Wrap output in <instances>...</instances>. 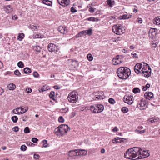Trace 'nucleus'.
<instances>
[{"label":"nucleus","instance_id":"nucleus-19","mask_svg":"<svg viewBox=\"0 0 160 160\" xmlns=\"http://www.w3.org/2000/svg\"><path fill=\"white\" fill-rule=\"evenodd\" d=\"M144 96L147 99L149 100L150 98H153V93L151 92H146L144 94Z\"/></svg>","mask_w":160,"mask_h":160},{"label":"nucleus","instance_id":"nucleus-44","mask_svg":"<svg viewBox=\"0 0 160 160\" xmlns=\"http://www.w3.org/2000/svg\"><path fill=\"white\" fill-rule=\"evenodd\" d=\"M120 139H124L123 138H120L119 137L117 138H115L114 139L112 140V142L114 143H117V140H120Z\"/></svg>","mask_w":160,"mask_h":160},{"label":"nucleus","instance_id":"nucleus-47","mask_svg":"<svg viewBox=\"0 0 160 160\" xmlns=\"http://www.w3.org/2000/svg\"><path fill=\"white\" fill-rule=\"evenodd\" d=\"M27 147L24 145H22L21 146L20 148L21 150L23 151H26L27 149Z\"/></svg>","mask_w":160,"mask_h":160},{"label":"nucleus","instance_id":"nucleus-24","mask_svg":"<svg viewBox=\"0 0 160 160\" xmlns=\"http://www.w3.org/2000/svg\"><path fill=\"white\" fill-rule=\"evenodd\" d=\"M159 118L158 117L152 118H150L148 120V122H151V123H154L159 121Z\"/></svg>","mask_w":160,"mask_h":160},{"label":"nucleus","instance_id":"nucleus-53","mask_svg":"<svg viewBox=\"0 0 160 160\" xmlns=\"http://www.w3.org/2000/svg\"><path fill=\"white\" fill-rule=\"evenodd\" d=\"M47 140H44L43 141V142L44 143V144H43V146L44 147H47L48 146V144L47 143Z\"/></svg>","mask_w":160,"mask_h":160},{"label":"nucleus","instance_id":"nucleus-48","mask_svg":"<svg viewBox=\"0 0 160 160\" xmlns=\"http://www.w3.org/2000/svg\"><path fill=\"white\" fill-rule=\"evenodd\" d=\"M131 55L134 58H136L138 57L137 54L135 52H133L132 53Z\"/></svg>","mask_w":160,"mask_h":160},{"label":"nucleus","instance_id":"nucleus-14","mask_svg":"<svg viewBox=\"0 0 160 160\" xmlns=\"http://www.w3.org/2000/svg\"><path fill=\"white\" fill-rule=\"evenodd\" d=\"M59 4L62 6H67L69 4V0H58Z\"/></svg>","mask_w":160,"mask_h":160},{"label":"nucleus","instance_id":"nucleus-54","mask_svg":"<svg viewBox=\"0 0 160 160\" xmlns=\"http://www.w3.org/2000/svg\"><path fill=\"white\" fill-rule=\"evenodd\" d=\"M32 141L34 143H36L38 141V139L35 138H33L32 139Z\"/></svg>","mask_w":160,"mask_h":160},{"label":"nucleus","instance_id":"nucleus-64","mask_svg":"<svg viewBox=\"0 0 160 160\" xmlns=\"http://www.w3.org/2000/svg\"><path fill=\"white\" fill-rule=\"evenodd\" d=\"M82 36V35H81L80 32L79 33L76 35V38H78L79 37H81Z\"/></svg>","mask_w":160,"mask_h":160},{"label":"nucleus","instance_id":"nucleus-10","mask_svg":"<svg viewBox=\"0 0 160 160\" xmlns=\"http://www.w3.org/2000/svg\"><path fill=\"white\" fill-rule=\"evenodd\" d=\"M112 62L113 64L114 65L120 64L122 62V57L118 55L117 56L112 59Z\"/></svg>","mask_w":160,"mask_h":160},{"label":"nucleus","instance_id":"nucleus-45","mask_svg":"<svg viewBox=\"0 0 160 160\" xmlns=\"http://www.w3.org/2000/svg\"><path fill=\"white\" fill-rule=\"evenodd\" d=\"M28 117L27 116H24L21 117V119L23 121H26L28 120Z\"/></svg>","mask_w":160,"mask_h":160},{"label":"nucleus","instance_id":"nucleus-62","mask_svg":"<svg viewBox=\"0 0 160 160\" xmlns=\"http://www.w3.org/2000/svg\"><path fill=\"white\" fill-rule=\"evenodd\" d=\"M138 19L137 22L138 23L140 24L142 23V19L141 18H138Z\"/></svg>","mask_w":160,"mask_h":160},{"label":"nucleus","instance_id":"nucleus-13","mask_svg":"<svg viewBox=\"0 0 160 160\" xmlns=\"http://www.w3.org/2000/svg\"><path fill=\"white\" fill-rule=\"evenodd\" d=\"M80 32L81 35H82V36L84 35L85 36L86 35L90 36L92 34V29L91 28H90L88 30H83Z\"/></svg>","mask_w":160,"mask_h":160},{"label":"nucleus","instance_id":"nucleus-16","mask_svg":"<svg viewBox=\"0 0 160 160\" xmlns=\"http://www.w3.org/2000/svg\"><path fill=\"white\" fill-rule=\"evenodd\" d=\"M58 30L61 33L63 34H66L68 32L66 27L63 26H59L58 28Z\"/></svg>","mask_w":160,"mask_h":160},{"label":"nucleus","instance_id":"nucleus-51","mask_svg":"<svg viewBox=\"0 0 160 160\" xmlns=\"http://www.w3.org/2000/svg\"><path fill=\"white\" fill-rule=\"evenodd\" d=\"M58 121L61 122H62L64 121V119L62 116H60L58 118Z\"/></svg>","mask_w":160,"mask_h":160},{"label":"nucleus","instance_id":"nucleus-32","mask_svg":"<svg viewBox=\"0 0 160 160\" xmlns=\"http://www.w3.org/2000/svg\"><path fill=\"white\" fill-rule=\"evenodd\" d=\"M33 49L34 50L38 52H40L41 51V48L39 46H38L33 47Z\"/></svg>","mask_w":160,"mask_h":160},{"label":"nucleus","instance_id":"nucleus-34","mask_svg":"<svg viewBox=\"0 0 160 160\" xmlns=\"http://www.w3.org/2000/svg\"><path fill=\"white\" fill-rule=\"evenodd\" d=\"M11 119L14 123H16L17 121L18 118L16 116H14L12 117Z\"/></svg>","mask_w":160,"mask_h":160},{"label":"nucleus","instance_id":"nucleus-11","mask_svg":"<svg viewBox=\"0 0 160 160\" xmlns=\"http://www.w3.org/2000/svg\"><path fill=\"white\" fill-rule=\"evenodd\" d=\"M146 102L143 99H142L139 104L138 106V108L141 110H144L147 107Z\"/></svg>","mask_w":160,"mask_h":160},{"label":"nucleus","instance_id":"nucleus-5","mask_svg":"<svg viewBox=\"0 0 160 160\" xmlns=\"http://www.w3.org/2000/svg\"><path fill=\"white\" fill-rule=\"evenodd\" d=\"M147 63L145 62H141L138 63L134 67V71L137 73H141L142 70L144 68H147L146 65H147Z\"/></svg>","mask_w":160,"mask_h":160},{"label":"nucleus","instance_id":"nucleus-25","mask_svg":"<svg viewBox=\"0 0 160 160\" xmlns=\"http://www.w3.org/2000/svg\"><path fill=\"white\" fill-rule=\"evenodd\" d=\"M107 2L108 5L110 7H112L115 4V1L113 0H108Z\"/></svg>","mask_w":160,"mask_h":160},{"label":"nucleus","instance_id":"nucleus-55","mask_svg":"<svg viewBox=\"0 0 160 160\" xmlns=\"http://www.w3.org/2000/svg\"><path fill=\"white\" fill-rule=\"evenodd\" d=\"M71 11L73 13H74L77 12V10L75 9L74 8L72 7L71 8Z\"/></svg>","mask_w":160,"mask_h":160},{"label":"nucleus","instance_id":"nucleus-9","mask_svg":"<svg viewBox=\"0 0 160 160\" xmlns=\"http://www.w3.org/2000/svg\"><path fill=\"white\" fill-rule=\"evenodd\" d=\"M146 66V67H147V68L145 67V68L143 69L141 73L143 74L145 77H149L150 76L151 74V69L147 63Z\"/></svg>","mask_w":160,"mask_h":160},{"label":"nucleus","instance_id":"nucleus-35","mask_svg":"<svg viewBox=\"0 0 160 160\" xmlns=\"http://www.w3.org/2000/svg\"><path fill=\"white\" fill-rule=\"evenodd\" d=\"M87 20L89 21H98L99 19L97 18H95L93 17H90L87 19Z\"/></svg>","mask_w":160,"mask_h":160},{"label":"nucleus","instance_id":"nucleus-17","mask_svg":"<svg viewBox=\"0 0 160 160\" xmlns=\"http://www.w3.org/2000/svg\"><path fill=\"white\" fill-rule=\"evenodd\" d=\"M94 94L98 99H103L104 98V96L102 92H94Z\"/></svg>","mask_w":160,"mask_h":160},{"label":"nucleus","instance_id":"nucleus-30","mask_svg":"<svg viewBox=\"0 0 160 160\" xmlns=\"http://www.w3.org/2000/svg\"><path fill=\"white\" fill-rule=\"evenodd\" d=\"M42 2L44 4L48 5L51 6L52 4V2L48 0H43Z\"/></svg>","mask_w":160,"mask_h":160},{"label":"nucleus","instance_id":"nucleus-3","mask_svg":"<svg viewBox=\"0 0 160 160\" xmlns=\"http://www.w3.org/2000/svg\"><path fill=\"white\" fill-rule=\"evenodd\" d=\"M104 109L103 105L100 104H94L90 106V110L94 113H100L102 112Z\"/></svg>","mask_w":160,"mask_h":160},{"label":"nucleus","instance_id":"nucleus-21","mask_svg":"<svg viewBox=\"0 0 160 160\" xmlns=\"http://www.w3.org/2000/svg\"><path fill=\"white\" fill-rule=\"evenodd\" d=\"M78 156L85 155L87 154V152L85 150H77Z\"/></svg>","mask_w":160,"mask_h":160},{"label":"nucleus","instance_id":"nucleus-60","mask_svg":"<svg viewBox=\"0 0 160 160\" xmlns=\"http://www.w3.org/2000/svg\"><path fill=\"white\" fill-rule=\"evenodd\" d=\"M19 109H18L17 108H16V109H14L13 110L12 112H13L15 114H17V113H18V111Z\"/></svg>","mask_w":160,"mask_h":160},{"label":"nucleus","instance_id":"nucleus-63","mask_svg":"<svg viewBox=\"0 0 160 160\" xmlns=\"http://www.w3.org/2000/svg\"><path fill=\"white\" fill-rule=\"evenodd\" d=\"M39 157V155L38 154H34V158L35 159H38Z\"/></svg>","mask_w":160,"mask_h":160},{"label":"nucleus","instance_id":"nucleus-22","mask_svg":"<svg viewBox=\"0 0 160 160\" xmlns=\"http://www.w3.org/2000/svg\"><path fill=\"white\" fill-rule=\"evenodd\" d=\"M20 109L21 111L18 112V113H17L18 114H21L25 113L28 110V108H27L25 109L22 108L21 107L18 108V109Z\"/></svg>","mask_w":160,"mask_h":160},{"label":"nucleus","instance_id":"nucleus-1","mask_svg":"<svg viewBox=\"0 0 160 160\" xmlns=\"http://www.w3.org/2000/svg\"><path fill=\"white\" fill-rule=\"evenodd\" d=\"M130 69L128 68L120 67L117 71V73L118 77L120 79H126L130 75Z\"/></svg>","mask_w":160,"mask_h":160},{"label":"nucleus","instance_id":"nucleus-23","mask_svg":"<svg viewBox=\"0 0 160 160\" xmlns=\"http://www.w3.org/2000/svg\"><path fill=\"white\" fill-rule=\"evenodd\" d=\"M153 22L155 24L160 25V17H158L155 18L153 20Z\"/></svg>","mask_w":160,"mask_h":160},{"label":"nucleus","instance_id":"nucleus-40","mask_svg":"<svg viewBox=\"0 0 160 160\" xmlns=\"http://www.w3.org/2000/svg\"><path fill=\"white\" fill-rule=\"evenodd\" d=\"M18 66L21 68H22L24 67V65L23 62L21 61H19L18 63Z\"/></svg>","mask_w":160,"mask_h":160},{"label":"nucleus","instance_id":"nucleus-58","mask_svg":"<svg viewBox=\"0 0 160 160\" xmlns=\"http://www.w3.org/2000/svg\"><path fill=\"white\" fill-rule=\"evenodd\" d=\"M26 91L28 93H29L32 92V89L30 88H28L26 89Z\"/></svg>","mask_w":160,"mask_h":160},{"label":"nucleus","instance_id":"nucleus-26","mask_svg":"<svg viewBox=\"0 0 160 160\" xmlns=\"http://www.w3.org/2000/svg\"><path fill=\"white\" fill-rule=\"evenodd\" d=\"M157 30L155 28H152L150 30V33L153 36H155L156 35Z\"/></svg>","mask_w":160,"mask_h":160},{"label":"nucleus","instance_id":"nucleus-7","mask_svg":"<svg viewBox=\"0 0 160 160\" xmlns=\"http://www.w3.org/2000/svg\"><path fill=\"white\" fill-rule=\"evenodd\" d=\"M140 149L138 148L134 147L131 148V159L136 160L138 155L140 154Z\"/></svg>","mask_w":160,"mask_h":160},{"label":"nucleus","instance_id":"nucleus-31","mask_svg":"<svg viewBox=\"0 0 160 160\" xmlns=\"http://www.w3.org/2000/svg\"><path fill=\"white\" fill-rule=\"evenodd\" d=\"M24 72L25 73H29L31 72V70L28 68H26L23 69Z\"/></svg>","mask_w":160,"mask_h":160},{"label":"nucleus","instance_id":"nucleus-56","mask_svg":"<svg viewBox=\"0 0 160 160\" xmlns=\"http://www.w3.org/2000/svg\"><path fill=\"white\" fill-rule=\"evenodd\" d=\"M137 132L139 133L140 134H142V133H144L145 132V130H136V131Z\"/></svg>","mask_w":160,"mask_h":160},{"label":"nucleus","instance_id":"nucleus-59","mask_svg":"<svg viewBox=\"0 0 160 160\" xmlns=\"http://www.w3.org/2000/svg\"><path fill=\"white\" fill-rule=\"evenodd\" d=\"M88 10L91 13H92L94 11V9L92 7L89 8Z\"/></svg>","mask_w":160,"mask_h":160},{"label":"nucleus","instance_id":"nucleus-8","mask_svg":"<svg viewBox=\"0 0 160 160\" xmlns=\"http://www.w3.org/2000/svg\"><path fill=\"white\" fill-rule=\"evenodd\" d=\"M139 155V156H138L137 158V159L144 158L145 157H148L150 154L148 152V151L142 148V149L140 148Z\"/></svg>","mask_w":160,"mask_h":160},{"label":"nucleus","instance_id":"nucleus-36","mask_svg":"<svg viewBox=\"0 0 160 160\" xmlns=\"http://www.w3.org/2000/svg\"><path fill=\"white\" fill-rule=\"evenodd\" d=\"M132 91L134 93H136L139 92H140V90L139 88H135L133 89Z\"/></svg>","mask_w":160,"mask_h":160},{"label":"nucleus","instance_id":"nucleus-15","mask_svg":"<svg viewBox=\"0 0 160 160\" xmlns=\"http://www.w3.org/2000/svg\"><path fill=\"white\" fill-rule=\"evenodd\" d=\"M130 96H129V92H127L123 98V101L129 104L130 103Z\"/></svg>","mask_w":160,"mask_h":160},{"label":"nucleus","instance_id":"nucleus-52","mask_svg":"<svg viewBox=\"0 0 160 160\" xmlns=\"http://www.w3.org/2000/svg\"><path fill=\"white\" fill-rule=\"evenodd\" d=\"M12 130L15 132H17L18 131L19 128L18 126H16L12 128Z\"/></svg>","mask_w":160,"mask_h":160},{"label":"nucleus","instance_id":"nucleus-4","mask_svg":"<svg viewBox=\"0 0 160 160\" xmlns=\"http://www.w3.org/2000/svg\"><path fill=\"white\" fill-rule=\"evenodd\" d=\"M113 32L117 35H122L124 32L125 29L122 25L120 24H116L112 28Z\"/></svg>","mask_w":160,"mask_h":160},{"label":"nucleus","instance_id":"nucleus-61","mask_svg":"<svg viewBox=\"0 0 160 160\" xmlns=\"http://www.w3.org/2000/svg\"><path fill=\"white\" fill-rule=\"evenodd\" d=\"M118 130V129L117 127H115L112 130V131L113 132H117Z\"/></svg>","mask_w":160,"mask_h":160},{"label":"nucleus","instance_id":"nucleus-41","mask_svg":"<svg viewBox=\"0 0 160 160\" xmlns=\"http://www.w3.org/2000/svg\"><path fill=\"white\" fill-rule=\"evenodd\" d=\"M109 102L111 104H114L115 103V100L112 98H110L108 99Z\"/></svg>","mask_w":160,"mask_h":160},{"label":"nucleus","instance_id":"nucleus-29","mask_svg":"<svg viewBox=\"0 0 160 160\" xmlns=\"http://www.w3.org/2000/svg\"><path fill=\"white\" fill-rule=\"evenodd\" d=\"M8 87L9 90H12L15 88L16 86L14 84L11 83L8 85Z\"/></svg>","mask_w":160,"mask_h":160},{"label":"nucleus","instance_id":"nucleus-43","mask_svg":"<svg viewBox=\"0 0 160 160\" xmlns=\"http://www.w3.org/2000/svg\"><path fill=\"white\" fill-rule=\"evenodd\" d=\"M77 61L76 60H73V59H70L68 60V62L72 64L73 65H74L76 63Z\"/></svg>","mask_w":160,"mask_h":160},{"label":"nucleus","instance_id":"nucleus-6","mask_svg":"<svg viewBox=\"0 0 160 160\" xmlns=\"http://www.w3.org/2000/svg\"><path fill=\"white\" fill-rule=\"evenodd\" d=\"M68 101L71 103H75L78 100V97L77 92L75 91L71 92L68 95Z\"/></svg>","mask_w":160,"mask_h":160},{"label":"nucleus","instance_id":"nucleus-2","mask_svg":"<svg viewBox=\"0 0 160 160\" xmlns=\"http://www.w3.org/2000/svg\"><path fill=\"white\" fill-rule=\"evenodd\" d=\"M70 129V128L67 125L62 124L55 129L54 132L57 136L61 137L66 135Z\"/></svg>","mask_w":160,"mask_h":160},{"label":"nucleus","instance_id":"nucleus-33","mask_svg":"<svg viewBox=\"0 0 160 160\" xmlns=\"http://www.w3.org/2000/svg\"><path fill=\"white\" fill-rule=\"evenodd\" d=\"M39 26L35 25H31L30 26V28L32 30H36L39 28Z\"/></svg>","mask_w":160,"mask_h":160},{"label":"nucleus","instance_id":"nucleus-12","mask_svg":"<svg viewBox=\"0 0 160 160\" xmlns=\"http://www.w3.org/2000/svg\"><path fill=\"white\" fill-rule=\"evenodd\" d=\"M4 10L7 13L12 12L13 11V7L10 5H7L3 7Z\"/></svg>","mask_w":160,"mask_h":160},{"label":"nucleus","instance_id":"nucleus-38","mask_svg":"<svg viewBox=\"0 0 160 160\" xmlns=\"http://www.w3.org/2000/svg\"><path fill=\"white\" fill-rule=\"evenodd\" d=\"M55 92H54L52 91L49 94V97L53 100L54 99Z\"/></svg>","mask_w":160,"mask_h":160},{"label":"nucleus","instance_id":"nucleus-49","mask_svg":"<svg viewBox=\"0 0 160 160\" xmlns=\"http://www.w3.org/2000/svg\"><path fill=\"white\" fill-rule=\"evenodd\" d=\"M33 76L35 78H38L39 75L37 72H34L33 74Z\"/></svg>","mask_w":160,"mask_h":160},{"label":"nucleus","instance_id":"nucleus-50","mask_svg":"<svg viewBox=\"0 0 160 160\" xmlns=\"http://www.w3.org/2000/svg\"><path fill=\"white\" fill-rule=\"evenodd\" d=\"M14 73L15 75L18 76H20V75L21 74V73L18 70H15L14 72Z\"/></svg>","mask_w":160,"mask_h":160},{"label":"nucleus","instance_id":"nucleus-27","mask_svg":"<svg viewBox=\"0 0 160 160\" xmlns=\"http://www.w3.org/2000/svg\"><path fill=\"white\" fill-rule=\"evenodd\" d=\"M24 36L25 35L24 33H20L18 34L17 39L20 41H21L23 39Z\"/></svg>","mask_w":160,"mask_h":160},{"label":"nucleus","instance_id":"nucleus-57","mask_svg":"<svg viewBox=\"0 0 160 160\" xmlns=\"http://www.w3.org/2000/svg\"><path fill=\"white\" fill-rule=\"evenodd\" d=\"M34 38H41V35L39 34H36L34 35Z\"/></svg>","mask_w":160,"mask_h":160},{"label":"nucleus","instance_id":"nucleus-28","mask_svg":"<svg viewBox=\"0 0 160 160\" xmlns=\"http://www.w3.org/2000/svg\"><path fill=\"white\" fill-rule=\"evenodd\" d=\"M130 149H128L127 150V152L124 153V157L126 158L130 159V152H129V150Z\"/></svg>","mask_w":160,"mask_h":160},{"label":"nucleus","instance_id":"nucleus-20","mask_svg":"<svg viewBox=\"0 0 160 160\" xmlns=\"http://www.w3.org/2000/svg\"><path fill=\"white\" fill-rule=\"evenodd\" d=\"M48 50L50 52H53L55 51V45L52 43H50L48 45Z\"/></svg>","mask_w":160,"mask_h":160},{"label":"nucleus","instance_id":"nucleus-46","mask_svg":"<svg viewBox=\"0 0 160 160\" xmlns=\"http://www.w3.org/2000/svg\"><path fill=\"white\" fill-rule=\"evenodd\" d=\"M24 132L25 133H28L30 132V130L28 127H26L24 130Z\"/></svg>","mask_w":160,"mask_h":160},{"label":"nucleus","instance_id":"nucleus-18","mask_svg":"<svg viewBox=\"0 0 160 160\" xmlns=\"http://www.w3.org/2000/svg\"><path fill=\"white\" fill-rule=\"evenodd\" d=\"M67 154L68 156L71 157L77 156V150H71L67 153Z\"/></svg>","mask_w":160,"mask_h":160},{"label":"nucleus","instance_id":"nucleus-37","mask_svg":"<svg viewBox=\"0 0 160 160\" xmlns=\"http://www.w3.org/2000/svg\"><path fill=\"white\" fill-rule=\"evenodd\" d=\"M130 15H122V16L120 17V19H128L129 18Z\"/></svg>","mask_w":160,"mask_h":160},{"label":"nucleus","instance_id":"nucleus-39","mask_svg":"<svg viewBox=\"0 0 160 160\" xmlns=\"http://www.w3.org/2000/svg\"><path fill=\"white\" fill-rule=\"evenodd\" d=\"M87 57L88 60L89 61H92L93 60V57L91 54H88L87 55Z\"/></svg>","mask_w":160,"mask_h":160},{"label":"nucleus","instance_id":"nucleus-42","mask_svg":"<svg viewBox=\"0 0 160 160\" xmlns=\"http://www.w3.org/2000/svg\"><path fill=\"white\" fill-rule=\"evenodd\" d=\"M128 111V108L125 107H123L122 109V111L123 113L127 112Z\"/></svg>","mask_w":160,"mask_h":160}]
</instances>
